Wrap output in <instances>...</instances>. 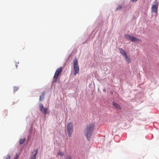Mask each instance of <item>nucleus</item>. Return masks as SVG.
Returning <instances> with one entry per match:
<instances>
[{
  "mask_svg": "<svg viewBox=\"0 0 159 159\" xmlns=\"http://www.w3.org/2000/svg\"><path fill=\"white\" fill-rule=\"evenodd\" d=\"M94 123H90L86 126L84 130V134L89 140L90 139V137L94 130Z\"/></svg>",
  "mask_w": 159,
  "mask_h": 159,
  "instance_id": "obj_1",
  "label": "nucleus"
},
{
  "mask_svg": "<svg viewBox=\"0 0 159 159\" xmlns=\"http://www.w3.org/2000/svg\"><path fill=\"white\" fill-rule=\"evenodd\" d=\"M73 65L74 71V75H75L79 72V68L78 61L76 58H75L73 61Z\"/></svg>",
  "mask_w": 159,
  "mask_h": 159,
  "instance_id": "obj_2",
  "label": "nucleus"
},
{
  "mask_svg": "<svg viewBox=\"0 0 159 159\" xmlns=\"http://www.w3.org/2000/svg\"><path fill=\"white\" fill-rule=\"evenodd\" d=\"M62 71V67H60L57 69L53 76V82H57V79L61 73Z\"/></svg>",
  "mask_w": 159,
  "mask_h": 159,
  "instance_id": "obj_3",
  "label": "nucleus"
},
{
  "mask_svg": "<svg viewBox=\"0 0 159 159\" xmlns=\"http://www.w3.org/2000/svg\"><path fill=\"white\" fill-rule=\"evenodd\" d=\"M67 129L68 135L69 137H71L72 132L73 131V125L72 123H68L67 126Z\"/></svg>",
  "mask_w": 159,
  "mask_h": 159,
  "instance_id": "obj_4",
  "label": "nucleus"
},
{
  "mask_svg": "<svg viewBox=\"0 0 159 159\" xmlns=\"http://www.w3.org/2000/svg\"><path fill=\"white\" fill-rule=\"evenodd\" d=\"M158 7V2H157V0H156L152 7V11L155 13H157Z\"/></svg>",
  "mask_w": 159,
  "mask_h": 159,
  "instance_id": "obj_5",
  "label": "nucleus"
},
{
  "mask_svg": "<svg viewBox=\"0 0 159 159\" xmlns=\"http://www.w3.org/2000/svg\"><path fill=\"white\" fill-rule=\"evenodd\" d=\"M39 109L40 111L45 114H48L49 113L48 109L44 107L42 104H40L39 105Z\"/></svg>",
  "mask_w": 159,
  "mask_h": 159,
  "instance_id": "obj_6",
  "label": "nucleus"
},
{
  "mask_svg": "<svg viewBox=\"0 0 159 159\" xmlns=\"http://www.w3.org/2000/svg\"><path fill=\"white\" fill-rule=\"evenodd\" d=\"M32 153V155L30 159H36V155L38 153L37 150L34 151Z\"/></svg>",
  "mask_w": 159,
  "mask_h": 159,
  "instance_id": "obj_7",
  "label": "nucleus"
},
{
  "mask_svg": "<svg viewBox=\"0 0 159 159\" xmlns=\"http://www.w3.org/2000/svg\"><path fill=\"white\" fill-rule=\"evenodd\" d=\"M112 105L115 108H116L119 110H121L122 109V108L120 107V105L117 103L113 102Z\"/></svg>",
  "mask_w": 159,
  "mask_h": 159,
  "instance_id": "obj_8",
  "label": "nucleus"
},
{
  "mask_svg": "<svg viewBox=\"0 0 159 159\" xmlns=\"http://www.w3.org/2000/svg\"><path fill=\"white\" fill-rule=\"evenodd\" d=\"M130 40L133 42H138L139 41V39L135 37L132 36Z\"/></svg>",
  "mask_w": 159,
  "mask_h": 159,
  "instance_id": "obj_9",
  "label": "nucleus"
},
{
  "mask_svg": "<svg viewBox=\"0 0 159 159\" xmlns=\"http://www.w3.org/2000/svg\"><path fill=\"white\" fill-rule=\"evenodd\" d=\"M45 95V92L43 91V92L42 93V95L41 96H40L39 97V100L41 101H43L44 100V96Z\"/></svg>",
  "mask_w": 159,
  "mask_h": 159,
  "instance_id": "obj_10",
  "label": "nucleus"
},
{
  "mask_svg": "<svg viewBox=\"0 0 159 159\" xmlns=\"http://www.w3.org/2000/svg\"><path fill=\"white\" fill-rule=\"evenodd\" d=\"M120 50V52L121 53L123 56H126V55L127 54L125 52V51L122 48H119Z\"/></svg>",
  "mask_w": 159,
  "mask_h": 159,
  "instance_id": "obj_11",
  "label": "nucleus"
},
{
  "mask_svg": "<svg viewBox=\"0 0 159 159\" xmlns=\"http://www.w3.org/2000/svg\"><path fill=\"white\" fill-rule=\"evenodd\" d=\"M126 61L130 63V59L129 56H128L127 55H126V56H125Z\"/></svg>",
  "mask_w": 159,
  "mask_h": 159,
  "instance_id": "obj_12",
  "label": "nucleus"
},
{
  "mask_svg": "<svg viewBox=\"0 0 159 159\" xmlns=\"http://www.w3.org/2000/svg\"><path fill=\"white\" fill-rule=\"evenodd\" d=\"M26 140V139L25 138H24L23 139H20V144L21 145Z\"/></svg>",
  "mask_w": 159,
  "mask_h": 159,
  "instance_id": "obj_13",
  "label": "nucleus"
},
{
  "mask_svg": "<svg viewBox=\"0 0 159 159\" xmlns=\"http://www.w3.org/2000/svg\"><path fill=\"white\" fill-rule=\"evenodd\" d=\"M132 37V36L127 35V34H125V37L128 39H129L130 40V39H131V37Z\"/></svg>",
  "mask_w": 159,
  "mask_h": 159,
  "instance_id": "obj_14",
  "label": "nucleus"
},
{
  "mask_svg": "<svg viewBox=\"0 0 159 159\" xmlns=\"http://www.w3.org/2000/svg\"><path fill=\"white\" fill-rule=\"evenodd\" d=\"M19 89V87L17 86H15L14 88V91L15 92L16 91Z\"/></svg>",
  "mask_w": 159,
  "mask_h": 159,
  "instance_id": "obj_15",
  "label": "nucleus"
},
{
  "mask_svg": "<svg viewBox=\"0 0 159 159\" xmlns=\"http://www.w3.org/2000/svg\"><path fill=\"white\" fill-rule=\"evenodd\" d=\"M57 154L58 155H59L62 156H63L64 155V153L63 152H58Z\"/></svg>",
  "mask_w": 159,
  "mask_h": 159,
  "instance_id": "obj_16",
  "label": "nucleus"
},
{
  "mask_svg": "<svg viewBox=\"0 0 159 159\" xmlns=\"http://www.w3.org/2000/svg\"><path fill=\"white\" fill-rule=\"evenodd\" d=\"M6 159H10V155H7L6 157Z\"/></svg>",
  "mask_w": 159,
  "mask_h": 159,
  "instance_id": "obj_17",
  "label": "nucleus"
},
{
  "mask_svg": "<svg viewBox=\"0 0 159 159\" xmlns=\"http://www.w3.org/2000/svg\"><path fill=\"white\" fill-rule=\"evenodd\" d=\"M121 6H118L116 8V10H118V9H120L121 8Z\"/></svg>",
  "mask_w": 159,
  "mask_h": 159,
  "instance_id": "obj_18",
  "label": "nucleus"
},
{
  "mask_svg": "<svg viewBox=\"0 0 159 159\" xmlns=\"http://www.w3.org/2000/svg\"><path fill=\"white\" fill-rule=\"evenodd\" d=\"M18 156L17 154H16L15 156L14 159H18Z\"/></svg>",
  "mask_w": 159,
  "mask_h": 159,
  "instance_id": "obj_19",
  "label": "nucleus"
},
{
  "mask_svg": "<svg viewBox=\"0 0 159 159\" xmlns=\"http://www.w3.org/2000/svg\"><path fill=\"white\" fill-rule=\"evenodd\" d=\"M66 159H71V158L69 156H67Z\"/></svg>",
  "mask_w": 159,
  "mask_h": 159,
  "instance_id": "obj_20",
  "label": "nucleus"
},
{
  "mask_svg": "<svg viewBox=\"0 0 159 159\" xmlns=\"http://www.w3.org/2000/svg\"><path fill=\"white\" fill-rule=\"evenodd\" d=\"M137 0H131V2H136Z\"/></svg>",
  "mask_w": 159,
  "mask_h": 159,
  "instance_id": "obj_21",
  "label": "nucleus"
},
{
  "mask_svg": "<svg viewBox=\"0 0 159 159\" xmlns=\"http://www.w3.org/2000/svg\"><path fill=\"white\" fill-rule=\"evenodd\" d=\"M16 68H17L18 67V66L17 64L16 65Z\"/></svg>",
  "mask_w": 159,
  "mask_h": 159,
  "instance_id": "obj_22",
  "label": "nucleus"
}]
</instances>
